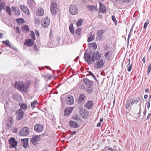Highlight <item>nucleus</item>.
Here are the masks:
<instances>
[{
  "mask_svg": "<svg viewBox=\"0 0 151 151\" xmlns=\"http://www.w3.org/2000/svg\"><path fill=\"white\" fill-rule=\"evenodd\" d=\"M84 57L86 61L90 65L100 59L101 58V55L98 51L94 52L92 55L86 51L84 53Z\"/></svg>",
  "mask_w": 151,
  "mask_h": 151,
  "instance_id": "obj_1",
  "label": "nucleus"
},
{
  "mask_svg": "<svg viewBox=\"0 0 151 151\" xmlns=\"http://www.w3.org/2000/svg\"><path fill=\"white\" fill-rule=\"evenodd\" d=\"M15 86L17 89L21 91L26 92L28 89L29 85L27 83H24L21 81L16 82L14 84Z\"/></svg>",
  "mask_w": 151,
  "mask_h": 151,
  "instance_id": "obj_2",
  "label": "nucleus"
},
{
  "mask_svg": "<svg viewBox=\"0 0 151 151\" xmlns=\"http://www.w3.org/2000/svg\"><path fill=\"white\" fill-rule=\"evenodd\" d=\"M58 10V9L57 4L56 2H52L50 6V11L52 14L55 15L56 14Z\"/></svg>",
  "mask_w": 151,
  "mask_h": 151,
  "instance_id": "obj_3",
  "label": "nucleus"
},
{
  "mask_svg": "<svg viewBox=\"0 0 151 151\" xmlns=\"http://www.w3.org/2000/svg\"><path fill=\"white\" fill-rule=\"evenodd\" d=\"M29 130L27 127H23L19 132V135L22 136H26L29 134Z\"/></svg>",
  "mask_w": 151,
  "mask_h": 151,
  "instance_id": "obj_4",
  "label": "nucleus"
},
{
  "mask_svg": "<svg viewBox=\"0 0 151 151\" xmlns=\"http://www.w3.org/2000/svg\"><path fill=\"white\" fill-rule=\"evenodd\" d=\"M24 114V112L22 109H20L17 111L16 113L17 120H19L22 119L23 117Z\"/></svg>",
  "mask_w": 151,
  "mask_h": 151,
  "instance_id": "obj_5",
  "label": "nucleus"
},
{
  "mask_svg": "<svg viewBox=\"0 0 151 151\" xmlns=\"http://www.w3.org/2000/svg\"><path fill=\"white\" fill-rule=\"evenodd\" d=\"M78 8L75 5H72L70 7L69 11L70 13L73 15L77 14L78 12Z\"/></svg>",
  "mask_w": 151,
  "mask_h": 151,
  "instance_id": "obj_6",
  "label": "nucleus"
},
{
  "mask_svg": "<svg viewBox=\"0 0 151 151\" xmlns=\"http://www.w3.org/2000/svg\"><path fill=\"white\" fill-rule=\"evenodd\" d=\"M50 23V20L47 17H45L42 20L41 23L42 27L44 28L47 27Z\"/></svg>",
  "mask_w": 151,
  "mask_h": 151,
  "instance_id": "obj_7",
  "label": "nucleus"
},
{
  "mask_svg": "<svg viewBox=\"0 0 151 151\" xmlns=\"http://www.w3.org/2000/svg\"><path fill=\"white\" fill-rule=\"evenodd\" d=\"M104 64V62L103 59H99L96 61L95 64L96 68L101 69L102 68Z\"/></svg>",
  "mask_w": 151,
  "mask_h": 151,
  "instance_id": "obj_8",
  "label": "nucleus"
},
{
  "mask_svg": "<svg viewBox=\"0 0 151 151\" xmlns=\"http://www.w3.org/2000/svg\"><path fill=\"white\" fill-rule=\"evenodd\" d=\"M65 100L66 103L68 105H72L74 103V98L71 96H69L65 99Z\"/></svg>",
  "mask_w": 151,
  "mask_h": 151,
  "instance_id": "obj_9",
  "label": "nucleus"
},
{
  "mask_svg": "<svg viewBox=\"0 0 151 151\" xmlns=\"http://www.w3.org/2000/svg\"><path fill=\"white\" fill-rule=\"evenodd\" d=\"M9 142L10 147H15L17 145V142L15 141V139L14 138H11L9 140Z\"/></svg>",
  "mask_w": 151,
  "mask_h": 151,
  "instance_id": "obj_10",
  "label": "nucleus"
},
{
  "mask_svg": "<svg viewBox=\"0 0 151 151\" xmlns=\"http://www.w3.org/2000/svg\"><path fill=\"white\" fill-rule=\"evenodd\" d=\"M34 129L37 132H40L43 130V127L41 125L38 124L35 125L34 127Z\"/></svg>",
  "mask_w": 151,
  "mask_h": 151,
  "instance_id": "obj_11",
  "label": "nucleus"
},
{
  "mask_svg": "<svg viewBox=\"0 0 151 151\" xmlns=\"http://www.w3.org/2000/svg\"><path fill=\"white\" fill-rule=\"evenodd\" d=\"M100 7L99 9V11L101 13H104L106 11V9L103 3L99 2Z\"/></svg>",
  "mask_w": 151,
  "mask_h": 151,
  "instance_id": "obj_12",
  "label": "nucleus"
},
{
  "mask_svg": "<svg viewBox=\"0 0 151 151\" xmlns=\"http://www.w3.org/2000/svg\"><path fill=\"white\" fill-rule=\"evenodd\" d=\"M83 82L88 87H91L93 84V82L91 81L87 78H85L83 79Z\"/></svg>",
  "mask_w": 151,
  "mask_h": 151,
  "instance_id": "obj_13",
  "label": "nucleus"
},
{
  "mask_svg": "<svg viewBox=\"0 0 151 151\" xmlns=\"http://www.w3.org/2000/svg\"><path fill=\"white\" fill-rule=\"evenodd\" d=\"M39 136L35 135L33 136L31 139V142L32 144L35 145L39 141Z\"/></svg>",
  "mask_w": 151,
  "mask_h": 151,
  "instance_id": "obj_14",
  "label": "nucleus"
},
{
  "mask_svg": "<svg viewBox=\"0 0 151 151\" xmlns=\"http://www.w3.org/2000/svg\"><path fill=\"white\" fill-rule=\"evenodd\" d=\"M13 121L12 117H10L8 119L6 125L8 129L10 128L11 127Z\"/></svg>",
  "mask_w": 151,
  "mask_h": 151,
  "instance_id": "obj_15",
  "label": "nucleus"
},
{
  "mask_svg": "<svg viewBox=\"0 0 151 151\" xmlns=\"http://www.w3.org/2000/svg\"><path fill=\"white\" fill-rule=\"evenodd\" d=\"M86 96L84 94H81L78 98V103L79 104L83 103L85 101Z\"/></svg>",
  "mask_w": 151,
  "mask_h": 151,
  "instance_id": "obj_16",
  "label": "nucleus"
},
{
  "mask_svg": "<svg viewBox=\"0 0 151 151\" xmlns=\"http://www.w3.org/2000/svg\"><path fill=\"white\" fill-rule=\"evenodd\" d=\"M73 109V108L72 107L66 108L64 110V115L68 116L71 112Z\"/></svg>",
  "mask_w": 151,
  "mask_h": 151,
  "instance_id": "obj_17",
  "label": "nucleus"
},
{
  "mask_svg": "<svg viewBox=\"0 0 151 151\" xmlns=\"http://www.w3.org/2000/svg\"><path fill=\"white\" fill-rule=\"evenodd\" d=\"M112 55V52L111 50H109L106 52L105 54V58L108 60H110V58L111 57Z\"/></svg>",
  "mask_w": 151,
  "mask_h": 151,
  "instance_id": "obj_18",
  "label": "nucleus"
},
{
  "mask_svg": "<svg viewBox=\"0 0 151 151\" xmlns=\"http://www.w3.org/2000/svg\"><path fill=\"white\" fill-rule=\"evenodd\" d=\"M93 102L92 101H89L86 104L84 105V106L88 109H91L93 105Z\"/></svg>",
  "mask_w": 151,
  "mask_h": 151,
  "instance_id": "obj_19",
  "label": "nucleus"
},
{
  "mask_svg": "<svg viewBox=\"0 0 151 151\" xmlns=\"http://www.w3.org/2000/svg\"><path fill=\"white\" fill-rule=\"evenodd\" d=\"M21 141L23 144L24 147L26 148L27 147L28 144V140L27 139H22Z\"/></svg>",
  "mask_w": 151,
  "mask_h": 151,
  "instance_id": "obj_20",
  "label": "nucleus"
},
{
  "mask_svg": "<svg viewBox=\"0 0 151 151\" xmlns=\"http://www.w3.org/2000/svg\"><path fill=\"white\" fill-rule=\"evenodd\" d=\"M69 125L71 127L74 128H77L79 126V124L78 123L72 121H70Z\"/></svg>",
  "mask_w": 151,
  "mask_h": 151,
  "instance_id": "obj_21",
  "label": "nucleus"
},
{
  "mask_svg": "<svg viewBox=\"0 0 151 151\" xmlns=\"http://www.w3.org/2000/svg\"><path fill=\"white\" fill-rule=\"evenodd\" d=\"M44 13V10L43 9L41 8H40L37 9L36 14L38 16H42L43 15Z\"/></svg>",
  "mask_w": 151,
  "mask_h": 151,
  "instance_id": "obj_22",
  "label": "nucleus"
},
{
  "mask_svg": "<svg viewBox=\"0 0 151 151\" xmlns=\"http://www.w3.org/2000/svg\"><path fill=\"white\" fill-rule=\"evenodd\" d=\"M21 9L25 13L27 14L28 15L29 14V12L28 9L27 7L21 5Z\"/></svg>",
  "mask_w": 151,
  "mask_h": 151,
  "instance_id": "obj_23",
  "label": "nucleus"
},
{
  "mask_svg": "<svg viewBox=\"0 0 151 151\" xmlns=\"http://www.w3.org/2000/svg\"><path fill=\"white\" fill-rule=\"evenodd\" d=\"M95 39V36L91 32L90 34V36L88 38L87 41L88 42H91L93 40Z\"/></svg>",
  "mask_w": 151,
  "mask_h": 151,
  "instance_id": "obj_24",
  "label": "nucleus"
},
{
  "mask_svg": "<svg viewBox=\"0 0 151 151\" xmlns=\"http://www.w3.org/2000/svg\"><path fill=\"white\" fill-rule=\"evenodd\" d=\"M27 4L31 8L33 7L35 5V2L34 0H28Z\"/></svg>",
  "mask_w": 151,
  "mask_h": 151,
  "instance_id": "obj_25",
  "label": "nucleus"
},
{
  "mask_svg": "<svg viewBox=\"0 0 151 151\" xmlns=\"http://www.w3.org/2000/svg\"><path fill=\"white\" fill-rule=\"evenodd\" d=\"M88 10L90 11H97V8L94 6L89 5L87 6Z\"/></svg>",
  "mask_w": 151,
  "mask_h": 151,
  "instance_id": "obj_26",
  "label": "nucleus"
},
{
  "mask_svg": "<svg viewBox=\"0 0 151 151\" xmlns=\"http://www.w3.org/2000/svg\"><path fill=\"white\" fill-rule=\"evenodd\" d=\"M25 43L27 46H31L33 44V41L31 39H29L26 41Z\"/></svg>",
  "mask_w": 151,
  "mask_h": 151,
  "instance_id": "obj_27",
  "label": "nucleus"
},
{
  "mask_svg": "<svg viewBox=\"0 0 151 151\" xmlns=\"http://www.w3.org/2000/svg\"><path fill=\"white\" fill-rule=\"evenodd\" d=\"M19 105H20L21 108H22L24 110H26L27 109V106L26 104L21 103L20 104L19 103Z\"/></svg>",
  "mask_w": 151,
  "mask_h": 151,
  "instance_id": "obj_28",
  "label": "nucleus"
},
{
  "mask_svg": "<svg viewBox=\"0 0 151 151\" xmlns=\"http://www.w3.org/2000/svg\"><path fill=\"white\" fill-rule=\"evenodd\" d=\"M22 29L24 32L27 33L29 31V29L27 25H24L22 27Z\"/></svg>",
  "mask_w": 151,
  "mask_h": 151,
  "instance_id": "obj_29",
  "label": "nucleus"
},
{
  "mask_svg": "<svg viewBox=\"0 0 151 151\" xmlns=\"http://www.w3.org/2000/svg\"><path fill=\"white\" fill-rule=\"evenodd\" d=\"M73 119L74 121L76 122H78L80 120V117L77 114H75L73 116Z\"/></svg>",
  "mask_w": 151,
  "mask_h": 151,
  "instance_id": "obj_30",
  "label": "nucleus"
},
{
  "mask_svg": "<svg viewBox=\"0 0 151 151\" xmlns=\"http://www.w3.org/2000/svg\"><path fill=\"white\" fill-rule=\"evenodd\" d=\"M132 100L131 98L128 99L126 101V108L127 109H128L129 107L130 103H131V102Z\"/></svg>",
  "mask_w": 151,
  "mask_h": 151,
  "instance_id": "obj_31",
  "label": "nucleus"
},
{
  "mask_svg": "<svg viewBox=\"0 0 151 151\" xmlns=\"http://www.w3.org/2000/svg\"><path fill=\"white\" fill-rule=\"evenodd\" d=\"M90 46L93 48V50H95L96 49L97 46L95 42H93L89 44Z\"/></svg>",
  "mask_w": 151,
  "mask_h": 151,
  "instance_id": "obj_32",
  "label": "nucleus"
},
{
  "mask_svg": "<svg viewBox=\"0 0 151 151\" xmlns=\"http://www.w3.org/2000/svg\"><path fill=\"white\" fill-rule=\"evenodd\" d=\"M16 22L19 24H22L24 22V21L22 19H18L16 20Z\"/></svg>",
  "mask_w": 151,
  "mask_h": 151,
  "instance_id": "obj_33",
  "label": "nucleus"
},
{
  "mask_svg": "<svg viewBox=\"0 0 151 151\" xmlns=\"http://www.w3.org/2000/svg\"><path fill=\"white\" fill-rule=\"evenodd\" d=\"M138 102L139 100L137 99L136 98H134L131 102V105H133L134 104H136Z\"/></svg>",
  "mask_w": 151,
  "mask_h": 151,
  "instance_id": "obj_34",
  "label": "nucleus"
},
{
  "mask_svg": "<svg viewBox=\"0 0 151 151\" xmlns=\"http://www.w3.org/2000/svg\"><path fill=\"white\" fill-rule=\"evenodd\" d=\"M69 29L70 32L73 34L74 33V30L73 27V24L71 23L70 24Z\"/></svg>",
  "mask_w": 151,
  "mask_h": 151,
  "instance_id": "obj_35",
  "label": "nucleus"
},
{
  "mask_svg": "<svg viewBox=\"0 0 151 151\" xmlns=\"http://www.w3.org/2000/svg\"><path fill=\"white\" fill-rule=\"evenodd\" d=\"M2 42L4 44L6 45L7 46H9L10 48H12L11 45L9 44V42L8 40L3 41Z\"/></svg>",
  "mask_w": 151,
  "mask_h": 151,
  "instance_id": "obj_36",
  "label": "nucleus"
},
{
  "mask_svg": "<svg viewBox=\"0 0 151 151\" xmlns=\"http://www.w3.org/2000/svg\"><path fill=\"white\" fill-rule=\"evenodd\" d=\"M130 59H129V64L127 65V70L129 72H130V71H131V70L132 69V64H131L130 65H129V63H130Z\"/></svg>",
  "mask_w": 151,
  "mask_h": 151,
  "instance_id": "obj_37",
  "label": "nucleus"
},
{
  "mask_svg": "<svg viewBox=\"0 0 151 151\" xmlns=\"http://www.w3.org/2000/svg\"><path fill=\"white\" fill-rule=\"evenodd\" d=\"M85 109L83 108H80L79 110V113L80 115H82L84 113Z\"/></svg>",
  "mask_w": 151,
  "mask_h": 151,
  "instance_id": "obj_38",
  "label": "nucleus"
},
{
  "mask_svg": "<svg viewBox=\"0 0 151 151\" xmlns=\"http://www.w3.org/2000/svg\"><path fill=\"white\" fill-rule=\"evenodd\" d=\"M6 12L10 15H11V12L10 10V9L9 6H7L6 7Z\"/></svg>",
  "mask_w": 151,
  "mask_h": 151,
  "instance_id": "obj_39",
  "label": "nucleus"
},
{
  "mask_svg": "<svg viewBox=\"0 0 151 151\" xmlns=\"http://www.w3.org/2000/svg\"><path fill=\"white\" fill-rule=\"evenodd\" d=\"M37 100H35L31 103V106L32 108L34 109L35 107V105L37 104Z\"/></svg>",
  "mask_w": 151,
  "mask_h": 151,
  "instance_id": "obj_40",
  "label": "nucleus"
},
{
  "mask_svg": "<svg viewBox=\"0 0 151 151\" xmlns=\"http://www.w3.org/2000/svg\"><path fill=\"white\" fill-rule=\"evenodd\" d=\"M93 91V90L91 87H88L86 91L88 93H91Z\"/></svg>",
  "mask_w": 151,
  "mask_h": 151,
  "instance_id": "obj_41",
  "label": "nucleus"
},
{
  "mask_svg": "<svg viewBox=\"0 0 151 151\" xmlns=\"http://www.w3.org/2000/svg\"><path fill=\"white\" fill-rule=\"evenodd\" d=\"M83 20L82 19H80L77 23V26H80L81 25L82 23L83 22Z\"/></svg>",
  "mask_w": 151,
  "mask_h": 151,
  "instance_id": "obj_42",
  "label": "nucleus"
},
{
  "mask_svg": "<svg viewBox=\"0 0 151 151\" xmlns=\"http://www.w3.org/2000/svg\"><path fill=\"white\" fill-rule=\"evenodd\" d=\"M30 36L33 40H35V33L33 31H32L31 32Z\"/></svg>",
  "mask_w": 151,
  "mask_h": 151,
  "instance_id": "obj_43",
  "label": "nucleus"
},
{
  "mask_svg": "<svg viewBox=\"0 0 151 151\" xmlns=\"http://www.w3.org/2000/svg\"><path fill=\"white\" fill-rule=\"evenodd\" d=\"M149 20H146V22L144 23V29H146L147 28V25L149 24Z\"/></svg>",
  "mask_w": 151,
  "mask_h": 151,
  "instance_id": "obj_44",
  "label": "nucleus"
},
{
  "mask_svg": "<svg viewBox=\"0 0 151 151\" xmlns=\"http://www.w3.org/2000/svg\"><path fill=\"white\" fill-rule=\"evenodd\" d=\"M40 19L35 18L34 19L35 23L37 24H39L40 23Z\"/></svg>",
  "mask_w": 151,
  "mask_h": 151,
  "instance_id": "obj_45",
  "label": "nucleus"
},
{
  "mask_svg": "<svg viewBox=\"0 0 151 151\" xmlns=\"http://www.w3.org/2000/svg\"><path fill=\"white\" fill-rule=\"evenodd\" d=\"M5 6V4L4 2H2L1 3V11L2 9L5 10L4 7Z\"/></svg>",
  "mask_w": 151,
  "mask_h": 151,
  "instance_id": "obj_46",
  "label": "nucleus"
},
{
  "mask_svg": "<svg viewBox=\"0 0 151 151\" xmlns=\"http://www.w3.org/2000/svg\"><path fill=\"white\" fill-rule=\"evenodd\" d=\"M103 35H98L96 37V39L99 40H101L103 38Z\"/></svg>",
  "mask_w": 151,
  "mask_h": 151,
  "instance_id": "obj_47",
  "label": "nucleus"
},
{
  "mask_svg": "<svg viewBox=\"0 0 151 151\" xmlns=\"http://www.w3.org/2000/svg\"><path fill=\"white\" fill-rule=\"evenodd\" d=\"M104 30L101 29L99 30L97 32V33L98 35H102V34L104 32Z\"/></svg>",
  "mask_w": 151,
  "mask_h": 151,
  "instance_id": "obj_48",
  "label": "nucleus"
},
{
  "mask_svg": "<svg viewBox=\"0 0 151 151\" xmlns=\"http://www.w3.org/2000/svg\"><path fill=\"white\" fill-rule=\"evenodd\" d=\"M81 28L78 29L76 30V33L77 35H79L81 34Z\"/></svg>",
  "mask_w": 151,
  "mask_h": 151,
  "instance_id": "obj_49",
  "label": "nucleus"
},
{
  "mask_svg": "<svg viewBox=\"0 0 151 151\" xmlns=\"http://www.w3.org/2000/svg\"><path fill=\"white\" fill-rule=\"evenodd\" d=\"M112 20L114 22L115 24L116 25L117 24V21L116 20V18H115V17L114 16V15L112 16Z\"/></svg>",
  "mask_w": 151,
  "mask_h": 151,
  "instance_id": "obj_50",
  "label": "nucleus"
},
{
  "mask_svg": "<svg viewBox=\"0 0 151 151\" xmlns=\"http://www.w3.org/2000/svg\"><path fill=\"white\" fill-rule=\"evenodd\" d=\"M151 70V64H150L148 67L147 70V73L149 74Z\"/></svg>",
  "mask_w": 151,
  "mask_h": 151,
  "instance_id": "obj_51",
  "label": "nucleus"
},
{
  "mask_svg": "<svg viewBox=\"0 0 151 151\" xmlns=\"http://www.w3.org/2000/svg\"><path fill=\"white\" fill-rule=\"evenodd\" d=\"M12 11H13L14 12H16L17 10V7L15 6H12L11 7Z\"/></svg>",
  "mask_w": 151,
  "mask_h": 151,
  "instance_id": "obj_52",
  "label": "nucleus"
},
{
  "mask_svg": "<svg viewBox=\"0 0 151 151\" xmlns=\"http://www.w3.org/2000/svg\"><path fill=\"white\" fill-rule=\"evenodd\" d=\"M35 33L36 35L37 36V37H39L40 36V33L39 30L36 29L35 30Z\"/></svg>",
  "mask_w": 151,
  "mask_h": 151,
  "instance_id": "obj_53",
  "label": "nucleus"
},
{
  "mask_svg": "<svg viewBox=\"0 0 151 151\" xmlns=\"http://www.w3.org/2000/svg\"><path fill=\"white\" fill-rule=\"evenodd\" d=\"M86 114H84V115L83 116V118H86L88 116V112L87 111H86Z\"/></svg>",
  "mask_w": 151,
  "mask_h": 151,
  "instance_id": "obj_54",
  "label": "nucleus"
},
{
  "mask_svg": "<svg viewBox=\"0 0 151 151\" xmlns=\"http://www.w3.org/2000/svg\"><path fill=\"white\" fill-rule=\"evenodd\" d=\"M15 29H16V32H18V33H20V29L18 27H17Z\"/></svg>",
  "mask_w": 151,
  "mask_h": 151,
  "instance_id": "obj_55",
  "label": "nucleus"
},
{
  "mask_svg": "<svg viewBox=\"0 0 151 151\" xmlns=\"http://www.w3.org/2000/svg\"><path fill=\"white\" fill-rule=\"evenodd\" d=\"M122 3L129 2L130 1V0H121Z\"/></svg>",
  "mask_w": 151,
  "mask_h": 151,
  "instance_id": "obj_56",
  "label": "nucleus"
},
{
  "mask_svg": "<svg viewBox=\"0 0 151 151\" xmlns=\"http://www.w3.org/2000/svg\"><path fill=\"white\" fill-rule=\"evenodd\" d=\"M88 75L89 76H91L93 77H94V75L91 72L88 71Z\"/></svg>",
  "mask_w": 151,
  "mask_h": 151,
  "instance_id": "obj_57",
  "label": "nucleus"
},
{
  "mask_svg": "<svg viewBox=\"0 0 151 151\" xmlns=\"http://www.w3.org/2000/svg\"><path fill=\"white\" fill-rule=\"evenodd\" d=\"M131 36V31H130L129 34V35L128 36V37L127 41H128V44L129 43V39H130Z\"/></svg>",
  "mask_w": 151,
  "mask_h": 151,
  "instance_id": "obj_58",
  "label": "nucleus"
},
{
  "mask_svg": "<svg viewBox=\"0 0 151 151\" xmlns=\"http://www.w3.org/2000/svg\"><path fill=\"white\" fill-rule=\"evenodd\" d=\"M150 101H149L147 103V107L148 109H149L150 107Z\"/></svg>",
  "mask_w": 151,
  "mask_h": 151,
  "instance_id": "obj_59",
  "label": "nucleus"
},
{
  "mask_svg": "<svg viewBox=\"0 0 151 151\" xmlns=\"http://www.w3.org/2000/svg\"><path fill=\"white\" fill-rule=\"evenodd\" d=\"M16 12H17L16 14L19 15L20 14V11L18 9H17V10Z\"/></svg>",
  "mask_w": 151,
  "mask_h": 151,
  "instance_id": "obj_60",
  "label": "nucleus"
},
{
  "mask_svg": "<svg viewBox=\"0 0 151 151\" xmlns=\"http://www.w3.org/2000/svg\"><path fill=\"white\" fill-rule=\"evenodd\" d=\"M33 48L35 51L37 50V47L36 46V45H34V46L33 47Z\"/></svg>",
  "mask_w": 151,
  "mask_h": 151,
  "instance_id": "obj_61",
  "label": "nucleus"
},
{
  "mask_svg": "<svg viewBox=\"0 0 151 151\" xmlns=\"http://www.w3.org/2000/svg\"><path fill=\"white\" fill-rule=\"evenodd\" d=\"M151 113H149L148 114V115L147 118V119H149L151 116Z\"/></svg>",
  "mask_w": 151,
  "mask_h": 151,
  "instance_id": "obj_62",
  "label": "nucleus"
},
{
  "mask_svg": "<svg viewBox=\"0 0 151 151\" xmlns=\"http://www.w3.org/2000/svg\"><path fill=\"white\" fill-rule=\"evenodd\" d=\"M145 91L146 93H148L150 91V89L149 88L145 89Z\"/></svg>",
  "mask_w": 151,
  "mask_h": 151,
  "instance_id": "obj_63",
  "label": "nucleus"
},
{
  "mask_svg": "<svg viewBox=\"0 0 151 151\" xmlns=\"http://www.w3.org/2000/svg\"><path fill=\"white\" fill-rule=\"evenodd\" d=\"M76 133V131L73 132H72V133L71 134V135L72 136L73 135L75 134Z\"/></svg>",
  "mask_w": 151,
  "mask_h": 151,
  "instance_id": "obj_64",
  "label": "nucleus"
}]
</instances>
